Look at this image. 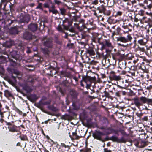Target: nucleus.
<instances>
[{"label": "nucleus", "mask_w": 152, "mask_h": 152, "mask_svg": "<svg viewBox=\"0 0 152 152\" xmlns=\"http://www.w3.org/2000/svg\"><path fill=\"white\" fill-rule=\"evenodd\" d=\"M132 100L133 101L136 106L139 109L140 108L141 106H142L143 104H149L152 103V99L147 98L143 96L140 98L135 97L133 98Z\"/></svg>", "instance_id": "1"}, {"label": "nucleus", "mask_w": 152, "mask_h": 152, "mask_svg": "<svg viewBox=\"0 0 152 152\" xmlns=\"http://www.w3.org/2000/svg\"><path fill=\"white\" fill-rule=\"evenodd\" d=\"M117 42L120 41L123 43H127L129 42H131L132 39L131 34H128L127 36V38H126L124 36H120L117 37Z\"/></svg>", "instance_id": "2"}, {"label": "nucleus", "mask_w": 152, "mask_h": 152, "mask_svg": "<svg viewBox=\"0 0 152 152\" xmlns=\"http://www.w3.org/2000/svg\"><path fill=\"white\" fill-rule=\"evenodd\" d=\"M100 44L102 45V48L103 49H106L107 47L111 48L112 45L111 42L109 40H104L103 42H100Z\"/></svg>", "instance_id": "3"}, {"label": "nucleus", "mask_w": 152, "mask_h": 152, "mask_svg": "<svg viewBox=\"0 0 152 152\" xmlns=\"http://www.w3.org/2000/svg\"><path fill=\"white\" fill-rule=\"evenodd\" d=\"M139 5L145 9L147 8L150 9L152 7L151 3L149 0H145L143 3H140Z\"/></svg>", "instance_id": "4"}, {"label": "nucleus", "mask_w": 152, "mask_h": 152, "mask_svg": "<svg viewBox=\"0 0 152 152\" xmlns=\"http://www.w3.org/2000/svg\"><path fill=\"white\" fill-rule=\"evenodd\" d=\"M104 135V134L100 131H97L93 134V136L94 138L97 139L102 142H103V140H102L101 137Z\"/></svg>", "instance_id": "5"}, {"label": "nucleus", "mask_w": 152, "mask_h": 152, "mask_svg": "<svg viewBox=\"0 0 152 152\" xmlns=\"http://www.w3.org/2000/svg\"><path fill=\"white\" fill-rule=\"evenodd\" d=\"M94 80V77L87 76L83 77L82 81H84L86 83H91L92 81Z\"/></svg>", "instance_id": "6"}, {"label": "nucleus", "mask_w": 152, "mask_h": 152, "mask_svg": "<svg viewBox=\"0 0 152 152\" xmlns=\"http://www.w3.org/2000/svg\"><path fill=\"white\" fill-rule=\"evenodd\" d=\"M44 45L48 48H52L53 46L52 40L51 39H44Z\"/></svg>", "instance_id": "7"}, {"label": "nucleus", "mask_w": 152, "mask_h": 152, "mask_svg": "<svg viewBox=\"0 0 152 152\" xmlns=\"http://www.w3.org/2000/svg\"><path fill=\"white\" fill-rule=\"evenodd\" d=\"M111 140L113 141L116 142H126V140L124 137H122L120 139H118L117 137L112 136Z\"/></svg>", "instance_id": "8"}, {"label": "nucleus", "mask_w": 152, "mask_h": 152, "mask_svg": "<svg viewBox=\"0 0 152 152\" xmlns=\"http://www.w3.org/2000/svg\"><path fill=\"white\" fill-rule=\"evenodd\" d=\"M28 28L33 31L36 30L37 28V25L36 23H32L31 24L28 26Z\"/></svg>", "instance_id": "9"}, {"label": "nucleus", "mask_w": 152, "mask_h": 152, "mask_svg": "<svg viewBox=\"0 0 152 152\" xmlns=\"http://www.w3.org/2000/svg\"><path fill=\"white\" fill-rule=\"evenodd\" d=\"M21 19L22 22L28 23L30 20V17L29 15L26 14L23 17H22V18L21 17Z\"/></svg>", "instance_id": "10"}, {"label": "nucleus", "mask_w": 152, "mask_h": 152, "mask_svg": "<svg viewBox=\"0 0 152 152\" xmlns=\"http://www.w3.org/2000/svg\"><path fill=\"white\" fill-rule=\"evenodd\" d=\"M23 38L26 39H30L31 38V35L28 32H26L23 34Z\"/></svg>", "instance_id": "11"}, {"label": "nucleus", "mask_w": 152, "mask_h": 152, "mask_svg": "<svg viewBox=\"0 0 152 152\" xmlns=\"http://www.w3.org/2000/svg\"><path fill=\"white\" fill-rule=\"evenodd\" d=\"M14 44V42L11 40L6 41L4 43V45L5 47H9L12 46Z\"/></svg>", "instance_id": "12"}, {"label": "nucleus", "mask_w": 152, "mask_h": 152, "mask_svg": "<svg viewBox=\"0 0 152 152\" xmlns=\"http://www.w3.org/2000/svg\"><path fill=\"white\" fill-rule=\"evenodd\" d=\"M97 9L99 10V12L101 13L104 12L106 10L105 8L103 5H101V6L98 7Z\"/></svg>", "instance_id": "13"}, {"label": "nucleus", "mask_w": 152, "mask_h": 152, "mask_svg": "<svg viewBox=\"0 0 152 152\" xmlns=\"http://www.w3.org/2000/svg\"><path fill=\"white\" fill-rule=\"evenodd\" d=\"M72 138L74 139L78 140L81 137V136L77 135L76 132H72Z\"/></svg>", "instance_id": "14"}, {"label": "nucleus", "mask_w": 152, "mask_h": 152, "mask_svg": "<svg viewBox=\"0 0 152 152\" xmlns=\"http://www.w3.org/2000/svg\"><path fill=\"white\" fill-rule=\"evenodd\" d=\"M16 126H10L8 127L9 130L12 132L16 131Z\"/></svg>", "instance_id": "15"}, {"label": "nucleus", "mask_w": 152, "mask_h": 152, "mask_svg": "<svg viewBox=\"0 0 152 152\" xmlns=\"http://www.w3.org/2000/svg\"><path fill=\"white\" fill-rule=\"evenodd\" d=\"M121 79V77L119 76H116L115 75H113L111 77V79L112 80L118 81L120 80Z\"/></svg>", "instance_id": "16"}, {"label": "nucleus", "mask_w": 152, "mask_h": 152, "mask_svg": "<svg viewBox=\"0 0 152 152\" xmlns=\"http://www.w3.org/2000/svg\"><path fill=\"white\" fill-rule=\"evenodd\" d=\"M87 52L88 53L91 55H95V53L94 51L92 49H90L87 50Z\"/></svg>", "instance_id": "17"}, {"label": "nucleus", "mask_w": 152, "mask_h": 152, "mask_svg": "<svg viewBox=\"0 0 152 152\" xmlns=\"http://www.w3.org/2000/svg\"><path fill=\"white\" fill-rule=\"evenodd\" d=\"M36 106L38 108H40L41 110L43 112H44L46 113H48V112L46 111H45L44 110L43 107H42L41 105L39 104H36Z\"/></svg>", "instance_id": "18"}, {"label": "nucleus", "mask_w": 152, "mask_h": 152, "mask_svg": "<svg viewBox=\"0 0 152 152\" xmlns=\"http://www.w3.org/2000/svg\"><path fill=\"white\" fill-rule=\"evenodd\" d=\"M138 42L141 45H145L146 42H145L143 39H141L139 40L138 41Z\"/></svg>", "instance_id": "19"}, {"label": "nucleus", "mask_w": 152, "mask_h": 152, "mask_svg": "<svg viewBox=\"0 0 152 152\" xmlns=\"http://www.w3.org/2000/svg\"><path fill=\"white\" fill-rule=\"evenodd\" d=\"M60 13L61 14L63 15H65L66 12V10L64 8H61L60 9Z\"/></svg>", "instance_id": "20"}, {"label": "nucleus", "mask_w": 152, "mask_h": 152, "mask_svg": "<svg viewBox=\"0 0 152 152\" xmlns=\"http://www.w3.org/2000/svg\"><path fill=\"white\" fill-rule=\"evenodd\" d=\"M54 2L55 4L58 5H59L62 4V2L59 0H54Z\"/></svg>", "instance_id": "21"}, {"label": "nucleus", "mask_w": 152, "mask_h": 152, "mask_svg": "<svg viewBox=\"0 0 152 152\" xmlns=\"http://www.w3.org/2000/svg\"><path fill=\"white\" fill-rule=\"evenodd\" d=\"M36 9H39L40 10H42L43 8L42 6V4L41 3H39L38 6L36 8Z\"/></svg>", "instance_id": "22"}, {"label": "nucleus", "mask_w": 152, "mask_h": 152, "mask_svg": "<svg viewBox=\"0 0 152 152\" xmlns=\"http://www.w3.org/2000/svg\"><path fill=\"white\" fill-rule=\"evenodd\" d=\"M21 86L23 87V89L25 90H27V89L28 88V87L26 84H21Z\"/></svg>", "instance_id": "23"}, {"label": "nucleus", "mask_w": 152, "mask_h": 152, "mask_svg": "<svg viewBox=\"0 0 152 152\" xmlns=\"http://www.w3.org/2000/svg\"><path fill=\"white\" fill-rule=\"evenodd\" d=\"M65 76L69 78H71L73 77V76L69 73L66 72L65 74Z\"/></svg>", "instance_id": "24"}, {"label": "nucleus", "mask_w": 152, "mask_h": 152, "mask_svg": "<svg viewBox=\"0 0 152 152\" xmlns=\"http://www.w3.org/2000/svg\"><path fill=\"white\" fill-rule=\"evenodd\" d=\"M53 14H56L58 13V11L56 10L53 9H52V12Z\"/></svg>", "instance_id": "25"}, {"label": "nucleus", "mask_w": 152, "mask_h": 152, "mask_svg": "<svg viewBox=\"0 0 152 152\" xmlns=\"http://www.w3.org/2000/svg\"><path fill=\"white\" fill-rule=\"evenodd\" d=\"M122 14V12L120 11H118L116 13V16H121Z\"/></svg>", "instance_id": "26"}, {"label": "nucleus", "mask_w": 152, "mask_h": 152, "mask_svg": "<svg viewBox=\"0 0 152 152\" xmlns=\"http://www.w3.org/2000/svg\"><path fill=\"white\" fill-rule=\"evenodd\" d=\"M104 152H112V151L111 150L107 148H104Z\"/></svg>", "instance_id": "27"}, {"label": "nucleus", "mask_w": 152, "mask_h": 152, "mask_svg": "<svg viewBox=\"0 0 152 152\" xmlns=\"http://www.w3.org/2000/svg\"><path fill=\"white\" fill-rule=\"evenodd\" d=\"M20 138L21 139L23 140H25L26 139V136H20Z\"/></svg>", "instance_id": "28"}, {"label": "nucleus", "mask_w": 152, "mask_h": 152, "mask_svg": "<svg viewBox=\"0 0 152 152\" xmlns=\"http://www.w3.org/2000/svg\"><path fill=\"white\" fill-rule=\"evenodd\" d=\"M144 11L142 10H141L139 11V13L141 15H142L144 14Z\"/></svg>", "instance_id": "29"}, {"label": "nucleus", "mask_w": 152, "mask_h": 152, "mask_svg": "<svg viewBox=\"0 0 152 152\" xmlns=\"http://www.w3.org/2000/svg\"><path fill=\"white\" fill-rule=\"evenodd\" d=\"M98 3V1L97 0H95L94 1H92V4H94L95 5H96Z\"/></svg>", "instance_id": "30"}, {"label": "nucleus", "mask_w": 152, "mask_h": 152, "mask_svg": "<svg viewBox=\"0 0 152 152\" xmlns=\"http://www.w3.org/2000/svg\"><path fill=\"white\" fill-rule=\"evenodd\" d=\"M121 55L120 53H118L115 54V56L118 58V57H120L121 56Z\"/></svg>", "instance_id": "31"}, {"label": "nucleus", "mask_w": 152, "mask_h": 152, "mask_svg": "<svg viewBox=\"0 0 152 152\" xmlns=\"http://www.w3.org/2000/svg\"><path fill=\"white\" fill-rule=\"evenodd\" d=\"M120 94H121L120 91H118L117 92H116L115 93V95L118 97L120 96Z\"/></svg>", "instance_id": "32"}, {"label": "nucleus", "mask_w": 152, "mask_h": 152, "mask_svg": "<svg viewBox=\"0 0 152 152\" xmlns=\"http://www.w3.org/2000/svg\"><path fill=\"white\" fill-rule=\"evenodd\" d=\"M68 31L71 32H74L75 30L73 29V28H69Z\"/></svg>", "instance_id": "33"}, {"label": "nucleus", "mask_w": 152, "mask_h": 152, "mask_svg": "<svg viewBox=\"0 0 152 152\" xmlns=\"http://www.w3.org/2000/svg\"><path fill=\"white\" fill-rule=\"evenodd\" d=\"M44 7L45 8H48L49 7V6L48 3H46L44 4Z\"/></svg>", "instance_id": "34"}, {"label": "nucleus", "mask_w": 152, "mask_h": 152, "mask_svg": "<svg viewBox=\"0 0 152 152\" xmlns=\"http://www.w3.org/2000/svg\"><path fill=\"white\" fill-rule=\"evenodd\" d=\"M64 27L65 29L66 30H68L69 29V26H65V25L64 26Z\"/></svg>", "instance_id": "35"}, {"label": "nucleus", "mask_w": 152, "mask_h": 152, "mask_svg": "<svg viewBox=\"0 0 152 152\" xmlns=\"http://www.w3.org/2000/svg\"><path fill=\"white\" fill-rule=\"evenodd\" d=\"M86 88L88 89L90 88L91 83H86Z\"/></svg>", "instance_id": "36"}, {"label": "nucleus", "mask_w": 152, "mask_h": 152, "mask_svg": "<svg viewBox=\"0 0 152 152\" xmlns=\"http://www.w3.org/2000/svg\"><path fill=\"white\" fill-rule=\"evenodd\" d=\"M139 49L140 51L144 52L145 51V49L143 48H139Z\"/></svg>", "instance_id": "37"}, {"label": "nucleus", "mask_w": 152, "mask_h": 152, "mask_svg": "<svg viewBox=\"0 0 152 152\" xmlns=\"http://www.w3.org/2000/svg\"><path fill=\"white\" fill-rule=\"evenodd\" d=\"M68 81L65 80L62 83L64 84V86H66V85L68 83Z\"/></svg>", "instance_id": "38"}, {"label": "nucleus", "mask_w": 152, "mask_h": 152, "mask_svg": "<svg viewBox=\"0 0 152 152\" xmlns=\"http://www.w3.org/2000/svg\"><path fill=\"white\" fill-rule=\"evenodd\" d=\"M5 93L8 94L10 96H11L12 95L8 91H6L5 92Z\"/></svg>", "instance_id": "39"}, {"label": "nucleus", "mask_w": 152, "mask_h": 152, "mask_svg": "<svg viewBox=\"0 0 152 152\" xmlns=\"http://www.w3.org/2000/svg\"><path fill=\"white\" fill-rule=\"evenodd\" d=\"M148 118L147 116H145L142 119L143 120L147 121L148 120Z\"/></svg>", "instance_id": "40"}, {"label": "nucleus", "mask_w": 152, "mask_h": 152, "mask_svg": "<svg viewBox=\"0 0 152 152\" xmlns=\"http://www.w3.org/2000/svg\"><path fill=\"white\" fill-rule=\"evenodd\" d=\"M27 53H30L31 52V50L29 48H28V49L26 51Z\"/></svg>", "instance_id": "41"}, {"label": "nucleus", "mask_w": 152, "mask_h": 152, "mask_svg": "<svg viewBox=\"0 0 152 152\" xmlns=\"http://www.w3.org/2000/svg\"><path fill=\"white\" fill-rule=\"evenodd\" d=\"M68 26H69H69H71L72 25V23L71 22H69V21H68Z\"/></svg>", "instance_id": "42"}, {"label": "nucleus", "mask_w": 152, "mask_h": 152, "mask_svg": "<svg viewBox=\"0 0 152 152\" xmlns=\"http://www.w3.org/2000/svg\"><path fill=\"white\" fill-rule=\"evenodd\" d=\"M152 88V86H148L147 88V89L148 90H150Z\"/></svg>", "instance_id": "43"}, {"label": "nucleus", "mask_w": 152, "mask_h": 152, "mask_svg": "<svg viewBox=\"0 0 152 152\" xmlns=\"http://www.w3.org/2000/svg\"><path fill=\"white\" fill-rule=\"evenodd\" d=\"M104 93L105 94V95L106 96H108L109 95V94L106 91H104Z\"/></svg>", "instance_id": "44"}, {"label": "nucleus", "mask_w": 152, "mask_h": 152, "mask_svg": "<svg viewBox=\"0 0 152 152\" xmlns=\"http://www.w3.org/2000/svg\"><path fill=\"white\" fill-rule=\"evenodd\" d=\"M68 19L67 18H66L65 20L63 21V23H64L67 22H68Z\"/></svg>", "instance_id": "45"}, {"label": "nucleus", "mask_w": 152, "mask_h": 152, "mask_svg": "<svg viewBox=\"0 0 152 152\" xmlns=\"http://www.w3.org/2000/svg\"><path fill=\"white\" fill-rule=\"evenodd\" d=\"M73 78L76 81H78V79L75 76H74L73 77Z\"/></svg>", "instance_id": "46"}, {"label": "nucleus", "mask_w": 152, "mask_h": 152, "mask_svg": "<svg viewBox=\"0 0 152 152\" xmlns=\"http://www.w3.org/2000/svg\"><path fill=\"white\" fill-rule=\"evenodd\" d=\"M138 21H139V20L137 18H134V22H137Z\"/></svg>", "instance_id": "47"}, {"label": "nucleus", "mask_w": 152, "mask_h": 152, "mask_svg": "<svg viewBox=\"0 0 152 152\" xmlns=\"http://www.w3.org/2000/svg\"><path fill=\"white\" fill-rule=\"evenodd\" d=\"M121 93L123 95H125L126 94V92L124 91H120Z\"/></svg>", "instance_id": "48"}, {"label": "nucleus", "mask_w": 152, "mask_h": 152, "mask_svg": "<svg viewBox=\"0 0 152 152\" xmlns=\"http://www.w3.org/2000/svg\"><path fill=\"white\" fill-rule=\"evenodd\" d=\"M129 73H131V75L132 76H134L135 75V73L134 72H129Z\"/></svg>", "instance_id": "49"}, {"label": "nucleus", "mask_w": 152, "mask_h": 152, "mask_svg": "<svg viewBox=\"0 0 152 152\" xmlns=\"http://www.w3.org/2000/svg\"><path fill=\"white\" fill-rule=\"evenodd\" d=\"M115 32H113L112 33V37H113V36L115 35Z\"/></svg>", "instance_id": "50"}, {"label": "nucleus", "mask_w": 152, "mask_h": 152, "mask_svg": "<svg viewBox=\"0 0 152 152\" xmlns=\"http://www.w3.org/2000/svg\"><path fill=\"white\" fill-rule=\"evenodd\" d=\"M112 58L114 60H115L116 59H117V58L115 56H113Z\"/></svg>", "instance_id": "51"}, {"label": "nucleus", "mask_w": 152, "mask_h": 152, "mask_svg": "<svg viewBox=\"0 0 152 152\" xmlns=\"http://www.w3.org/2000/svg\"><path fill=\"white\" fill-rule=\"evenodd\" d=\"M118 45L119 46H122V47H124L125 46L123 44H118Z\"/></svg>", "instance_id": "52"}, {"label": "nucleus", "mask_w": 152, "mask_h": 152, "mask_svg": "<svg viewBox=\"0 0 152 152\" xmlns=\"http://www.w3.org/2000/svg\"><path fill=\"white\" fill-rule=\"evenodd\" d=\"M62 28L61 27H59L58 30L59 31H61Z\"/></svg>", "instance_id": "53"}, {"label": "nucleus", "mask_w": 152, "mask_h": 152, "mask_svg": "<svg viewBox=\"0 0 152 152\" xmlns=\"http://www.w3.org/2000/svg\"><path fill=\"white\" fill-rule=\"evenodd\" d=\"M117 86L119 87L120 88H124L123 87H121V86H120L119 85H117Z\"/></svg>", "instance_id": "54"}, {"label": "nucleus", "mask_w": 152, "mask_h": 152, "mask_svg": "<svg viewBox=\"0 0 152 152\" xmlns=\"http://www.w3.org/2000/svg\"><path fill=\"white\" fill-rule=\"evenodd\" d=\"M20 142H18L17 144V146H20Z\"/></svg>", "instance_id": "55"}, {"label": "nucleus", "mask_w": 152, "mask_h": 152, "mask_svg": "<svg viewBox=\"0 0 152 152\" xmlns=\"http://www.w3.org/2000/svg\"><path fill=\"white\" fill-rule=\"evenodd\" d=\"M49 11L50 12H52V10H51L50 9H49Z\"/></svg>", "instance_id": "56"}, {"label": "nucleus", "mask_w": 152, "mask_h": 152, "mask_svg": "<svg viewBox=\"0 0 152 152\" xmlns=\"http://www.w3.org/2000/svg\"><path fill=\"white\" fill-rule=\"evenodd\" d=\"M138 60V59H137L136 60H134V63L137 62Z\"/></svg>", "instance_id": "57"}, {"label": "nucleus", "mask_w": 152, "mask_h": 152, "mask_svg": "<svg viewBox=\"0 0 152 152\" xmlns=\"http://www.w3.org/2000/svg\"><path fill=\"white\" fill-rule=\"evenodd\" d=\"M44 152H49V151L46 149H45Z\"/></svg>", "instance_id": "58"}, {"label": "nucleus", "mask_w": 152, "mask_h": 152, "mask_svg": "<svg viewBox=\"0 0 152 152\" xmlns=\"http://www.w3.org/2000/svg\"><path fill=\"white\" fill-rule=\"evenodd\" d=\"M26 114L25 113H24L23 114V116H26Z\"/></svg>", "instance_id": "59"}, {"label": "nucleus", "mask_w": 152, "mask_h": 152, "mask_svg": "<svg viewBox=\"0 0 152 152\" xmlns=\"http://www.w3.org/2000/svg\"><path fill=\"white\" fill-rule=\"evenodd\" d=\"M82 81H81V85L82 86H84V85H83L82 83Z\"/></svg>", "instance_id": "60"}, {"label": "nucleus", "mask_w": 152, "mask_h": 152, "mask_svg": "<svg viewBox=\"0 0 152 152\" xmlns=\"http://www.w3.org/2000/svg\"><path fill=\"white\" fill-rule=\"evenodd\" d=\"M63 146H64L65 148H66V146L64 144L63 145Z\"/></svg>", "instance_id": "61"}, {"label": "nucleus", "mask_w": 152, "mask_h": 152, "mask_svg": "<svg viewBox=\"0 0 152 152\" xmlns=\"http://www.w3.org/2000/svg\"><path fill=\"white\" fill-rule=\"evenodd\" d=\"M19 114H21V113H22V112H21V111H19Z\"/></svg>", "instance_id": "62"}, {"label": "nucleus", "mask_w": 152, "mask_h": 152, "mask_svg": "<svg viewBox=\"0 0 152 152\" xmlns=\"http://www.w3.org/2000/svg\"><path fill=\"white\" fill-rule=\"evenodd\" d=\"M146 14H147L148 15H150L151 13H149L148 12H147Z\"/></svg>", "instance_id": "63"}, {"label": "nucleus", "mask_w": 152, "mask_h": 152, "mask_svg": "<svg viewBox=\"0 0 152 152\" xmlns=\"http://www.w3.org/2000/svg\"><path fill=\"white\" fill-rule=\"evenodd\" d=\"M52 8L53 9H54V6H53L52 7Z\"/></svg>", "instance_id": "64"}]
</instances>
